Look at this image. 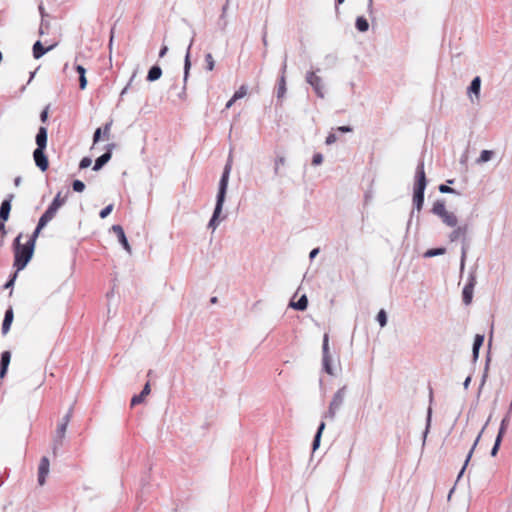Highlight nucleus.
Returning a JSON list of instances; mask_svg holds the SVG:
<instances>
[{
  "label": "nucleus",
  "instance_id": "obj_54",
  "mask_svg": "<svg viewBox=\"0 0 512 512\" xmlns=\"http://www.w3.org/2000/svg\"><path fill=\"white\" fill-rule=\"evenodd\" d=\"M74 69L78 73V75L86 74V68L83 65L75 64Z\"/></svg>",
  "mask_w": 512,
  "mask_h": 512
},
{
  "label": "nucleus",
  "instance_id": "obj_4",
  "mask_svg": "<svg viewBox=\"0 0 512 512\" xmlns=\"http://www.w3.org/2000/svg\"><path fill=\"white\" fill-rule=\"evenodd\" d=\"M47 130H38L35 137L36 149L33 152V159L35 165L42 171L45 172L49 168V160L45 153L47 147Z\"/></svg>",
  "mask_w": 512,
  "mask_h": 512
},
{
  "label": "nucleus",
  "instance_id": "obj_11",
  "mask_svg": "<svg viewBox=\"0 0 512 512\" xmlns=\"http://www.w3.org/2000/svg\"><path fill=\"white\" fill-rule=\"evenodd\" d=\"M115 147V144L114 143H109L105 146L106 148V151L101 155L99 156L98 158H96L95 162H94V166H93V170L94 171H99L102 169V167L108 163L112 157V149Z\"/></svg>",
  "mask_w": 512,
  "mask_h": 512
},
{
  "label": "nucleus",
  "instance_id": "obj_38",
  "mask_svg": "<svg viewBox=\"0 0 512 512\" xmlns=\"http://www.w3.org/2000/svg\"><path fill=\"white\" fill-rule=\"evenodd\" d=\"M286 163V160H285V157L284 156H278L276 159H275V166H274V174L275 176H279L280 175V166H283L285 165Z\"/></svg>",
  "mask_w": 512,
  "mask_h": 512
},
{
  "label": "nucleus",
  "instance_id": "obj_50",
  "mask_svg": "<svg viewBox=\"0 0 512 512\" xmlns=\"http://www.w3.org/2000/svg\"><path fill=\"white\" fill-rule=\"evenodd\" d=\"M49 26V22L42 19L39 27V35H44L46 33V30L49 29Z\"/></svg>",
  "mask_w": 512,
  "mask_h": 512
},
{
  "label": "nucleus",
  "instance_id": "obj_59",
  "mask_svg": "<svg viewBox=\"0 0 512 512\" xmlns=\"http://www.w3.org/2000/svg\"><path fill=\"white\" fill-rule=\"evenodd\" d=\"M168 50V46L163 44L159 50V58H163L167 54Z\"/></svg>",
  "mask_w": 512,
  "mask_h": 512
},
{
  "label": "nucleus",
  "instance_id": "obj_44",
  "mask_svg": "<svg viewBox=\"0 0 512 512\" xmlns=\"http://www.w3.org/2000/svg\"><path fill=\"white\" fill-rule=\"evenodd\" d=\"M41 230L38 229V228H35L34 232L32 233V235L30 236L29 240L27 241V243L34 247L35 248V243H36V239L37 237L39 236Z\"/></svg>",
  "mask_w": 512,
  "mask_h": 512
},
{
  "label": "nucleus",
  "instance_id": "obj_46",
  "mask_svg": "<svg viewBox=\"0 0 512 512\" xmlns=\"http://www.w3.org/2000/svg\"><path fill=\"white\" fill-rule=\"evenodd\" d=\"M50 105H47L40 113V120L43 124L47 123L48 115H49Z\"/></svg>",
  "mask_w": 512,
  "mask_h": 512
},
{
  "label": "nucleus",
  "instance_id": "obj_36",
  "mask_svg": "<svg viewBox=\"0 0 512 512\" xmlns=\"http://www.w3.org/2000/svg\"><path fill=\"white\" fill-rule=\"evenodd\" d=\"M325 64L327 67L331 68L334 67L338 61V57L336 54L330 53L327 54L324 58Z\"/></svg>",
  "mask_w": 512,
  "mask_h": 512
},
{
  "label": "nucleus",
  "instance_id": "obj_2",
  "mask_svg": "<svg viewBox=\"0 0 512 512\" xmlns=\"http://www.w3.org/2000/svg\"><path fill=\"white\" fill-rule=\"evenodd\" d=\"M427 186V178L424 170V161L420 160L416 167L415 182L413 187V209L420 212L424 205V194Z\"/></svg>",
  "mask_w": 512,
  "mask_h": 512
},
{
  "label": "nucleus",
  "instance_id": "obj_21",
  "mask_svg": "<svg viewBox=\"0 0 512 512\" xmlns=\"http://www.w3.org/2000/svg\"><path fill=\"white\" fill-rule=\"evenodd\" d=\"M162 73H163V71H162V68L160 67V65L154 64L149 68L147 76H146V80L148 82L157 81L161 78Z\"/></svg>",
  "mask_w": 512,
  "mask_h": 512
},
{
  "label": "nucleus",
  "instance_id": "obj_15",
  "mask_svg": "<svg viewBox=\"0 0 512 512\" xmlns=\"http://www.w3.org/2000/svg\"><path fill=\"white\" fill-rule=\"evenodd\" d=\"M13 197V194H9L0 205V221L2 223H5L9 219Z\"/></svg>",
  "mask_w": 512,
  "mask_h": 512
},
{
  "label": "nucleus",
  "instance_id": "obj_64",
  "mask_svg": "<svg viewBox=\"0 0 512 512\" xmlns=\"http://www.w3.org/2000/svg\"><path fill=\"white\" fill-rule=\"evenodd\" d=\"M471 379H472V378H471V376H470V375L466 377V379H465V380H464V382H463L464 389H468V387H469V385H470V383H471Z\"/></svg>",
  "mask_w": 512,
  "mask_h": 512
},
{
  "label": "nucleus",
  "instance_id": "obj_18",
  "mask_svg": "<svg viewBox=\"0 0 512 512\" xmlns=\"http://www.w3.org/2000/svg\"><path fill=\"white\" fill-rule=\"evenodd\" d=\"M481 91V78L480 76H475L469 86L467 87V94L472 97L475 95L476 97H479Z\"/></svg>",
  "mask_w": 512,
  "mask_h": 512
},
{
  "label": "nucleus",
  "instance_id": "obj_30",
  "mask_svg": "<svg viewBox=\"0 0 512 512\" xmlns=\"http://www.w3.org/2000/svg\"><path fill=\"white\" fill-rule=\"evenodd\" d=\"M355 28L359 32H367L369 29V22L364 16H358L355 20Z\"/></svg>",
  "mask_w": 512,
  "mask_h": 512
},
{
  "label": "nucleus",
  "instance_id": "obj_22",
  "mask_svg": "<svg viewBox=\"0 0 512 512\" xmlns=\"http://www.w3.org/2000/svg\"><path fill=\"white\" fill-rule=\"evenodd\" d=\"M286 92H287L286 76L285 75H280L279 78H278V81H277V86H276V97H277V100L279 101L282 98H284Z\"/></svg>",
  "mask_w": 512,
  "mask_h": 512
},
{
  "label": "nucleus",
  "instance_id": "obj_48",
  "mask_svg": "<svg viewBox=\"0 0 512 512\" xmlns=\"http://www.w3.org/2000/svg\"><path fill=\"white\" fill-rule=\"evenodd\" d=\"M72 414H73V407L71 406L69 408V410L67 411V413L63 416L60 423H65V426H68V424L71 420Z\"/></svg>",
  "mask_w": 512,
  "mask_h": 512
},
{
  "label": "nucleus",
  "instance_id": "obj_60",
  "mask_svg": "<svg viewBox=\"0 0 512 512\" xmlns=\"http://www.w3.org/2000/svg\"><path fill=\"white\" fill-rule=\"evenodd\" d=\"M134 76H135V74H133V75H132V77H131V79H130L129 83H128V84H127V85L122 89V91H121V93H120V99H122V98H123V96L127 93L128 88H129V86H130V83H131V81L133 80Z\"/></svg>",
  "mask_w": 512,
  "mask_h": 512
},
{
  "label": "nucleus",
  "instance_id": "obj_20",
  "mask_svg": "<svg viewBox=\"0 0 512 512\" xmlns=\"http://www.w3.org/2000/svg\"><path fill=\"white\" fill-rule=\"evenodd\" d=\"M11 360L10 351H3L0 357V378H4Z\"/></svg>",
  "mask_w": 512,
  "mask_h": 512
},
{
  "label": "nucleus",
  "instance_id": "obj_57",
  "mask_svg": "<svg viewBox=\"0 0 512 512\" xmlns=\"http://www.w3.org/2000/svg\"><path fill=\"white\" fill-rule=\"evenodd\" d=\"M337 138L335 136V134L333 133H330L327 137H326V140H325V143L327 145H331L333 144L334 142H336Z\"/></svg>",
  "mask_w": 512,
  "mask_h": 512
},
{
  "label": "nucleus",
  "instance_id": "obj_1",
  "mask_svg": "<svg viewBox=\"0 0 512 512\" xmlns=\"http://www.w3.org/2000/svg\"><path fill=\"white\" fill-rule=\"evenodd\" d=\"M231 169H232V158L230 155L227 159V162L224 166L222 175L219 180L218 192L216 195V203H215L214 211H213L211 219L208 222V228L212 229L213 231L218 227L221 220L226 218L225 215L223 217H221V213H222L223 205H224L225 198H226Z\"/></svg>",
  "mask_w": 512,
  "mask_h": 512
},
{
  "label": "nucleus",
  "instance_id": "obj_53",
  "mask_svg": "<svg viewBox=\"0 0 512 512\" xmlns=\"http://www.w3.org/2000/svg\"><path fill=\"white\" fill-rule=\"evenodd\" d=\"M87 84H88V81H87V78H86V74L85 75H79V88L81 90H85L86 87H87Z\"/></svg>",
  "mask_w": 512,
  "mask_h": 512
},
{
  "label": "nucleus",
  "instance_id": "obj_9",
  "mask_svg": "<svg viewBox=\"0 0 512 512\" xmlns=\"http://www.w3.org/2000/svg\"><path fill=\"white\" fill-rule=\"evenodd\" d=\"M476 283V268H474L469 272L467 282L462 290V301L465 305L471 304Z\"/></svg>",
  "mask_w": 512,
  "mask_h": 512
},
{
  "label": "nucleus",
  "instance_id": "obj_25",
  "mask_svg": "<svg viewBox=\"0 0 512 512\" xmlns=\"http://www.w3.org/2000/svg\"><path fill=\"white\" fill-rule=\"evenodd\" d=\"M325 422L324 421H321L318 428H317V431L314 435V438H313V441H312V449L313 451L317 450L320 446V441H321V437H322V433L325 429Z\"/></svg>",
  "mask_w": 512,
  "mask_h": 512
},
{
  "label": "nucleus",
  "instance_id": "obj_7",
  "mask_svg": "<svg viewBox=\"0 0 512 512\" xmlns=\"http://www.w3.org/2000/svg\"><path fill=\"white\" fill-rule=\"evenodd\" d=\"M195 35H196V32L193 31L192 38L189 42V45L187 47V50H186V53L184 56V66H183V84L184 85H183L182 91L178 95L180 99H185V97H186V84H187L188 78L190 76V70H191V66H192L191 48L194 43Z\"/></svg>",
  "mask_w": 512,
  "mask_h": 512
},
{
  "label": "nucleus",
  "instance_id": "obj_34",
  "mask_svg": "<svg viewBox=\"0 0 512 512\" xmlns=\"http://www.w3.org/2000/svg\"><path fill=\"white\" fill-rule=\"evenodd\" d=\"M502 433L501 432H498L497 436H496V439H495V442H494V445L491 449V456L492 457H495L499 451V448H500V445H501V442H502Z\"/></svg>",
  "mask_w": 512,
  "mask_h": 512
},
{
  "label": "nucleus",
  "instance_id": "obj_45",
  "mask_svg": "<svg viewBox=\"0 0 512 512\" xmlns=\"http://www.w3.org/2000/svg\"><path fill=\"white\" fill-rule=\"evenodd\" d=\"M113 210V204H109L106 207H104L100 213L99 216L101 219H105Z\"/></svg>",
  "mask_w": 512,
  "mask_h": 512
},
{
  "label": "nucleus",
  "instance_id": "obj_39",
  "mask_svg": "<svg viewBox=\"0 0 512 512\" xmlns=\"http://www.w3.org/2000/svg\"><path fill=\"white\" fill-rule=\"evenodd\" d=\"M206 70L212 71L215 67V61L211 53L205 55Z\"/></svg>",
  "mask_w": 512,
  "mask_h": 512
},
{
  "label": "nucleus",
  "instance_id": "obj_24",
  "mask_svg": "<svg viewBox=\"0 0 512 512\" xmlns=\"http://www.w3.org/2000/svg\"><path fill=\"white\" fill-rule=\"evenodd\" d=\"M289 306L297 311H305L308 307V298L303 294L296 302L291 301Z\"/></svg>",
  "mask_w": 512,
  "mask_h": 512
},
{
  "label": "nucleus",
  "instance_id": "obj_32",
  "mask_svg": "<svg viewBox=\"0 0 512 512\" xmlns=\"http://www.w3.org/2000/svg\"><path fill=\"white\" fill-rule=\"evenodd\" d=\"M493 155H494V152L492 150H482V152L476 162L478 164L486 163L492 159Z\"/></svg>",
  "mask_w": 512,
  "mask_h": 512
},
{
  "label": "nucleus",
  "instance_id": "obj_8",
  "mask_svg": "<svg viewBox=\"0 0 512 512\" xmlns=\"http://www.w3.org/2000/svg\"><path fill=\"white\" fill-rule=\"evenodd\" d=\"M320 72V68H316L315 70L307 71L305 75L306 82L312 87L313 91L319 98H324L325 96V85L323 80L317 73Z\"/></svg>",
  "mask_w": 512,
  "mask_h": 512
},
{
  "label": "nucleus",
  "instance_id": "obj_13",
  "mask_svg": "<svg viewBox=\"0 0 512 512\" xmlns=\"http://www.w3.org/2000/svg\"><path fill=\"white\" fill-rule=\"evenodd\" d=\"M50 462L48 457L43 456L40 460L38 467V484L43 486L46 482V477L49 474Z\"/></svg>",
  "mask_w": 512,
  "mask_h": 512
},
{
  "label": "nucleus",
  "instance_id": "obj_23",
  "mask_svg": "<svg viewBox=\"0 0 512 512\" xmlns=\"http://www.w3.org/2000/svg\"><path fill=\"white\" fill-rule=\"evenodd\" d=\"M13 318H14L13 310L10 307L5 311L4 319L2 322L1 329H2L3 334H6L10 330L11 324L13 322Z\"/></svg>",
  "mask_w": 512,
  "mask_h": 512
},
{
  "label": "nucleus",
  "instance_id": "obj_42",
  "mask_svg": "<svg viewBox=\"0 0 512 512\" xmlns=\"http://www.w3.org/2000/svg\"><path fill=\"white\" fill-rule=\"evenodd\" d=\"M18 272L19 271L16 270L14 273H12L9 276V279L4 284V289H9V288H12L14 286V283H15V281L17 279V276H18Z\"/></svg>",
  "mask_w": 512,
  "mask_h": 512
},
{
  "label": "nucleus",
  "instance_id": "obj_37",
  "mask_svg": "<svg viewBox=\"0 0 512 512\" xmlns=\"http://www.w3.org/2000/svg\"><path fill=\"white\" fill-rule=\"evenodd\" d=\"M247 94V87L242 85L237 91L234 92L232 96V101H237L243 98Z\"/></svg>",
  "mask_w": 512,
  "mask_h": 512
},
{
  "label": "nucleus",
  "instance_id": "obj_28",
  "mask_svg": "<svg viewBox=\"0 0 512 512\" xmlns=\"http://www.w3.org/2000/svg\"><path fill=\"white\" fill-rule=\"evenodd\" d=\"M442 222L448 227H456L458 223L457 216L452 212H446L441 217Z\"/></svg>",
  "mask_w": 512,
  "mask_h": 512
},
{
  "label": "nucleus",
  "instance_id": "obj_58",
  "mask_svg": "<svg viewBox=\"0 0 512 512\" xmlns=\"http://www.w3.org/2000/svg\"><path fill=\"white\" fill-rule=\"evenodd\" d=\"M286 69H287V55L284 56V60H283L282 66L280 68V75H285L286 74Z\"/></svg>",
  "mask_w": 512,
  "mask_h": 512
},
{
  "label": "nucleus",
  "instance_id": "obj_5",
  "mask_svg": "<svg viewBox=\"0 0 512 512\" xmlns=\"http://www.w3.org/2000/svg\"><path fill=\"white\" fill-rule=\"evenodd\" d=\"M469 226L468 224H463L457 226L450 234L449 240L451 242H455L458 239L462 238V248H461V258H460V273L462 274L465 268V262L467 257V251L469 248V244L466 239V235L468 233Z\"/></svg>",
  "mask_w": 512,
  "mask_h": 512
},
{
  "label": "nucleus",
  "instance_id": "obj_61",
  "mask_svg": "<svg viewBox=\"0 0 512 512\" xmlns=\"http://www.w3.org/2000/svg\"><path fill=\"white\" fill-rule=\"evenodd\" d=\"M479 351L480 349H476L474 347H472V360L473 362H476L479 358Z\"/></svg>",
  "mask_w": 512,
  "mask_h": 512
},
{
  "label": "nucleus",
  "instance_id": "obj_55",
  "mask_svg": "<svg viewBox=\"0 0 512 512\" xmlns=\"http://www.w3.org/2000/svg\"><path fill=\"white\" fill-rule=\"evenodd\" d=\"M506 427H507V417H505L502 421H501V424H500V427H499V430L498 432H501L502 433V437L504 436L505 432H506Z\"/></svg>",
  "mask_w": 512,
  "mask_h": 512
},
{
  "label": "nucleus",
  "instance_id": "obj_52",
  "mask_svg": "<svg viewBox=\"0 0 512 512\" xmlns=\"http://www.w3.org/2000/svg\"><path fill=\"white\" fill-rule=\"evenodd\" d=\"M55 217V214L48 209L41 215V218H43L46 222H50Z\"/></svg>",
  "mask_w": 512,
  "mask_h": 512
},
{
  "label": "nucleus",
  "instance_id": "obj_49",
  "mask_svg": "<svg viewBox=\"0 0 512 512\" xmlns=\"http://www.w3.org/2000/svg\"><path fill=\"white\" fill-rule=\"evenodd\" d=\"M92 163V160L91 158L89 157H83L81 160H80V163H79V168L80 169H86L88 168Z\"/></svg>",
  "mask_w": 512,
  "mask_h": 512
},
{
  "label": "nucleus",
  "instance_id": "obj_31",
  "mask_svg": "<svg viewBox=\"0 0 512 512\" xmlns=\"http://www.w3.org/2000/svg\"><path fill=\"white\" fill-rule=\"evenodd\" d=\"M445 252H446V248L445 247L431 248V249H428L423 254V257L424 258H432V257H435V256L443 255V254H445Z\"/></svg>",
  "mask_w": 512,
  "mask_h": 512
},
{
  "label": "nucleus",
  "instance_id": "obj_43",
  "mask_svg": "<svg viewBox=\"0 0 512 512\" xmlns=\"http://www.w3.org/2000/svg\"><path fill=\"white\" fill-rule=\"evenodd\" d=\"M484 335L483 334H476L473 341V346L476 349H480L484 343Z\"/></svg>",
  "mask_w": 512,
  "mask_h": 512
},
{
  "label": "nucleus",
  "instance_id": "obj_10",
  "mask_svg": "<svg viewBox=\"0 0 512 512\" xmlns=\"http://www.w3.org/2000/svg\"><path fill=\"white\" fill-rule=\"evenodd\" d=\"M322 366L323 370L329 374L334 375V371L331 365V355L329 352V336L327 333L323 336V343H322Z\"/></svg>",
  "mask_w": 512,
  "mask_h": 512
},
{
  "label": "nucleus",
  "instance_id": "obj_40",
  "mask_svg": "<svg viewBox=\"0 0 512 512\" xmlns=\"http://www.w3.org/2000/svg\"><path fill=\"white\" fill-rule=\"evenodd\" d=\"M85 187L86 186H85L84 182L81 180L76 179L72 182V189L75 192L81 193L85 190Z\"/></svg>",
  "mask_w": 512,
  "mask_h": 512
},
{
  "label": "nucleus",
  "instance_id": "obj_17",
  "mask_svg": "<svg viewBox=\"0 0 512 512\" xmlns=\"http://www.w3.org/2000/svg\"><path fill=\"white\" fill-rule=\"evenodd\" d=\"M66 430H67V426H65V423H59L57 430H56V435L54 438V446H53L54 454H56L57 448L62 445V440L65 437Z\"/></svg>",
  "mask_w": 512,
  "mask_h": 512
},
{
  "label": "nucleus",
  "instance_id": "obj_26",
  "mask_svg": "<svg viewBox=\"0 0 512 512\" xmlns=\"http://www.w3.org/2000/svg\"><path fill=\"white\" fill-rule=\"evenodd\" d=\"M431 212L441 218L442 215L447 212L444 200H436L432 206Z\"/></svg>",
  "mask_w": 512,
  "mask_h": 512
},
{
  "label": "nucleus",
  "instance_id": "obj_14",
  "mask_svg": "<svg viewBox=\"0 0 512 512\" xmlns=\"http://www.w3.org/2000/svg\"><path fill=\"white\" fill-rule=\"evenodd\" d=\"M490 418L487 420V422L485 423L484 427L482 428V430L480 431V433L478 434L477 438L475 439L470 451L468 452L467 456H466V459H465V462H464V465L463 467L461 468L460 472L458 473V476H457V480H456V483L460 480V478L463 476L464 472H465V469L473 455V452L481 438V435L483 433V431L485 430L486 426L488 425V422H489Z\"/></svg>",
  "mask_w": 512,
  "mask_h": 512
},
{
  "label": "nucleus",
  "instance_id": "obj_33",
  "mask_svg": "<svg viewBox=\"0 0 512 512\" xmlns=\"http://www.w3.org/2000/svg\"><path fill=\"white\" fill-rule=\"evenodd\" d=\"M431 419H432V409H431V407H429L428 410H427L426 426H425V430L423 432V445L425 444L426 437H427V435L429 433V430H430Z\"/></svg>",
  "mask_w": 512,
  "mask_h": 512
},
{
  "label": "nucleus",
  "instance_id": "obj_51",
  "mask_svg": "<svg viewBox=\"0 0 512 512\" xmlns=\"http://www.w3.org/2000/svg\"><path fill=\"white\" fill-rule=\"evenodd\" d=\"M373 199V191L372 189L367 190L364 193V205H368Z\"/></svg>",
  "mask_w": 512,
  "mask_h": 512
},
{
  "label": "nucleus",
  "instance_id": "obj_63",
  "mask_svg": "<svg viewBox=\"0 0 512 512\" xmlns=\"http://www.w3.org/2000/svg\"><path fill=\"white\" fill-rule=\"evenodd\" d=\"M319 252H320V249H319L318 247H317V248L312 249V250L310 251V253H309V258H310L311 260H312V259H314V258L318 255V253H319Z\"/></svg>",
  "mask_w": 512,
  "mask_h": 512
},
{
  "label": "nucleus",
  "instance_id": "obj_27",
  "mask_svg": "<svg viewBox=\"0 0 512 512\" xmlns=\"http://www.w3.org/2000/svg\"><path fill=\"white\" fill-rule=\"evenodd\" d=\"M64 203H65V199H62L61 193L58 192L47 209L56 215L57 211Z\"/></svg>",
  "mask_w": 512,
  "mask_h": 512
},
{
  "label": "nucleus",
  "instance_id": "obj_19",
  "mask_svg": "<svg viewBox=\"0 0 512 512\" xmlns=\"http://www.w3.org/2000/svg\"><path fill=\"white\" fill-rule=\"evenodd\" d=\"M150 391H151L150 384H149V382H147V383L144 385V387H143L142 391H141L139 394L134 395V396L132 397L131 402H130V405H131L132 407H134V406H136V405L141 404V403L144 401L145 397H146L147 395H149Z\"/></svg>",
  "mask_w": 512,
  "mask_h": 512
},
{
  "label": "nucleus",
  "instance_id": "obj_12",
  "mask_svg": "<svg viewBox=\"0 0 512 512\" xmlns=\"http://www.w3.org/2000/svg\"><path fill=\"white\" fill-rule=\"evenodd\" d=\"M112 232L116 235L119 243L123 247L124 250H126L129 254L131 253V246L128 242V239L125 235L124 229L121 225H113L111 227Z\"/></svg>",
  "mask_w": 512,
  "mask_h": 512
},
{
  "label": "nucleus",
  "instance_id": "obj_3",
  "mask_svg": "<svg viewBox=\"0 0 512 512\" xmlns=\"http://www.w3.org/2000/svg\"><path fill=\"white\" fill-rule=\"evenodd\" d=\"M22 234H19L13 241V250H14V263L13 266L17 269V271L23 270L34 254V247L30 246L28 243L25 245L20 243Z\"/></svg>",
  "mask_w": 512,
  "mask_h": 512
},
{
  "label": "nucleus",
  "instance_id": "obj_56",
  "mask_svg": "<svg viewBox=\"0 0 512 512\" xmlns=\"http://www.w3.org/2000/svg\"><path fill=\"white\" fill-rule=\"evenodd\" d=\"M262 43L264 47L268 46V40H267V26L264 25L263 32H262Z\"/></svg>",
  "mask_w": 512,
  "mask_h": 512
},
{
  "label": "nucleus",
  "instance_id": "obj_47",
  "mask_svg": "<svg viewBox=\"0 0 512 512\" xmlns=\"http://www.w3.org/2000/svg\"><path fill=\"white\" fill-rule=\"evenodd\" d=\"M323 162V155L321 153H315L312 157V165L319 166Z\"/></svg>",
  "mask_w": 512,
  "mask_h": 512
},
{
  "label": "nucleus",
  "instance_id": "obj_16",
  "mask_svg": "<svg viewBox=\"0 0 512 512\" xmlns=\"http://www.w3.org/2000/svg\"><path fill=\"white\" fill-rule=\"evenodd\" d=\"M56 46V44H52L48 47H44V45L42 44V42L40 40H37L34 44H33V47H32V54H33V57L35 59H40L41 57H43L47 52L51 51L52 49H54V47Z\"/></svg>",
  "mask_w": 512,
  "mask_h": 512
},
{
  "label": "nucleus",
  "instance_id": "obj_29",
  "mask_svg": "<svg viewBox=\"0 0 512 512\" xmlns=\"http://www.w3.org/2000/svg\"><path fill=\"white\" fill-rule=\"evenodd\" d=\"M101 140H110V130H95L93 135V145L95 146Z\"/></svg>",
  "mask_w": 512,
  "mask_h": 512
},
{
  "label": "nucleus",
  "instance_id": "obj_62",
  "mask_svg": "<svg viewBox=\"0 0 512 512\" xmlns=\"http://www.w3.org/2000/svg\"><path fill=\"white\" fill-rule=\"evenodd\" d=\"M47 224L48 222H46L43 218L40 217L36 228L42 230Z\"/></svg>",
  "mask_w": 512,
  "mask_h": 512
},
{
  "label": "nucleus",
  "instance_id": "obj_41",
  "mask_svg": "<svg viewBox=\"0 0 512 512\" xmlns=\"http://www.w3.org/2000/svg\"><path fill=\"white\" fill-rule=\"evenodd\" d=\"M439 191L441 193H445V194H457L459 195L460 193L458 191H456L454 188L446 185V184H441L439 185L438 187Z\"/></svg>",
  "mask_w": 512,
  "mask_h": 512
},
{
  "label": "nucleus",
  "instance_id": "obj_6",
  "mask_svg": "<svg viewBox=\"0 0 512 512\" xmlns=\"http://www.w3.org/2000/svg\"><path fill=\"white\" fill-rule=\"evenodd\" d=\"M347 387L343 386L339 388L333 395L332 400L329 404V408L327 412H325L323 418L334 420L337 412L341 408L344 403V398L346 396Z\"/></svg>",
  "mask_w": 512,
  "mask_h": 512
},
{
  "label": "nucleus",
  "instance_id": "obj_35",
  "mask_svg": "<svg viewBox=\"0 0 512 512\" xmlns=\"http://www.w3.org/2000/svg\"><path fill=\"white\" fill-rule=\"evenodd\" d=\"M376 320L381 327H385L387 325L388 317H387V313L384 309H381L378 312V314L376 316Z\"/></svg>",
  "mask_w": 512,
  "mask_h": 512
}]
</instances>
